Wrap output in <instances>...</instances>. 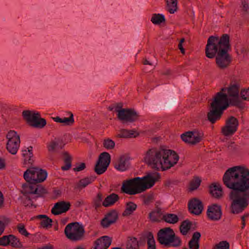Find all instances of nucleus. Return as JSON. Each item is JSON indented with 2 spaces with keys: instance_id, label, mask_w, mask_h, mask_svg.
Here are the masks:
<instances>
[{
  "instance_id": "15",
  "label": "nucleus",
  "mask_w": 249,
  "mask_h": 249,
  "mask_svg": "<svg viewBox=\"0 0 249 249\" xmlns=\"http://www.w3.org/2000/svg\"><path fill=\"white\" fill-rule=\"evenodd\" d=\"M110 160V155L108 153L105 152L101 153L94 167V171L96 174L101 175L105 172L109 165Z\"/></svg>"
},
{
  "instance_id": "24",
  "label": "nucleus",
  "mask_w": 249,
  "mask_h": 249,
  "mask_svg": "<svg viewBox=\"0 0 249 249\" xmlns=\"http://www.w3.org/2000/svg\"><path fill=\"white\" fill-rule=\"evenodd\" d=\"M111 239L107 236H103L94 242V247L91 249H107L111 243Z\"/></svg>"
},
{
  "instance_id": "13",
  "label": "nucleus",
  "mask_w": 249,
  "mask_h": 249,
  "mask_svg": "<svg viewBox=\"0 0 249 249\" xmlns=\"http://www.w3.org/2000/svg\"><path fill=\"white\" fill-rule=\"evenodd\" d=\"M203 137V132L198 130L187 131L180 136L183 142L191 145H195L200 142Z\"/></svg>"
},
{
  "instance_id": "39",
  "label": "nucleus",
  "mask_w": 249,
  "mask_h": 249,
  "mask_svg": "<svg viewBox=\"0 0 249 249\" xmlns=\"http://www.w3.org/2000/svg\"><path fill=\"white\" fill-rule=\"evenodd\" d=\"M151 21L155 25H159L165 21L164 16L160 14H154L151 18Z\"/></svg>"
},
{
  "instance_id": "20",
  "label": "nucleus",
  "mask_w": 249,
  "mask_h": 249,
  "mask_svg": "<svg viewBox=\"0 0 249 249\" xmlns=\"http://www.w3.org/2000/svg\"><path fill=\"white\" fill-rule=\"evenodd\" d=\"M118 218V213L116 210H112L108 212L101 220V225L104 228H107L115 223Z\"/></svg>"
},
{
  "instance_id": "58",
  "label": "nucleus",
  "mask_w": 249,
  "mask_h": 249,
  "mask_svg": "<svg viewBox=\"0 0 249 249\" xmlns=\"http://www.w3.org/2000/svg\"><path fill=\"white\" fill-rule=\"evenodd\" d=\"M38 249H53V246L51 245H48L39 248Z\"/></svg>"
},
{
  "instance_id": "30",
  "label": "nucleus",
  "mask_w": 249,
  "mask_h": 249,
  "mask_svg": "<svg viewBox=\"0 0 249 249\" xmlns=\"http://www.w3.org/2000/svg\"><path fill=\"white\" fill-rule=\"evenodd\" d=\"M136 132V131L133 129L127 130L125 129H122L119 131L116 136L117 137L120 138H135L139 135L138 133H137L136 135H134Z\"/></svg>"
},
{
  "instance_id": "41",
  "label": "nucleus",
  "mask_w": 249,
  "mask_h": 249,
  "mask_svg": "<svg viewBox=\"0 0 249 249\" xmlns=\"http://www.w3.org/2000/svg\"><path fill=\"white\" fill-rule=\"evenodd\" d=\"M9 245H11L12 247L15 248H20L22 246L19 239L14 235H9Z\"/></svg>"
},
{
  "instance_id": "51",
  "label": "nucleus",
  "mask_w": 249,
  "mask_h": 249,
  "mask_svg": "<svg viewBox=\"0 0 249 249\" xmlns=\"http://www.w3.org/2000/svg\"><path fill=\"white\" fill-rule=\"evenodd\" d=\"M10 222V220L9 219H6L5 220L4 222L0 220V235L2 234L3 232L5 227L6 224H8Z\"/></svg>"
},
{
  "instance_id": "55",
  "label": "nucleus",
  "mask_w": 249,
  "mask_h": 249,
  "mask_svg": "<svg viewBox=\"0 0 249 249\" xmlns=\"http://www.w3.org/2000/svg\"><path fill=\"white\" fill-rule=\"evenodd\" d=\"M249 216V214L247 213L241 216V220H242V229H244V227L245 226L246 223H245V219L246 218L248 217Z\"/></svg>"
},
{
  "instance_id": "31",
  "label": "nucleus",
  "mask_w": 249,
  "mask_h": 249,
  "mask_svg": "<svg viewBox=\"0 0 249 249\" xmlns=\"http://www.w3.org/2000/svg\"><path fill=\"white\" fill-rule=\"evenodd\" d=\"M37 219H41L40 226L44 228H50L52 226L53 220L45 214H39L36 216Z\"/></svg>"
},
{
  "instance_id": "60",
  "label": "nucleus",
  "mask_w": 249,
  "mask_h": 249,
  "mask_svg": "<svg viewBox=\"0 0 249 249\" xmlns=\"http://www.w3.org/2000/svg\"><path fill=\"white\" fill-rule=\"evenodd\" d=\"M142 63L143 65H152V64L146 58H144L143 60Z\"/></svg>"
},
{
  "instance_id": "10",
  "label": "nucleus",
  "mask_w": 249,
  "mask_h": 249,
  "mask_svg": "<svg viewBox=\"0 0 249 249\" xmlns=\"http://www.w3.org/2000/svg\"><path fill=\"white\" fill-rule=\"evenodd\" d=\"M240 85L237 82H231L227 88V94L231 106L239 108L242 107V102L239 98Z\"/></svg>"
},
{
  "instance_id": "14",
  "label": "nucleus",
  "mask_w": 249,
  "mask_h": 249,
  "mask_svg": "<svg viewBox=\"0 0 249 249\" xmlns=\"http://www.w3.org/2000/svg\"><path fill=\"white\" fill-rule=\"evenodd\" d=\"M230 49L221 50V52L217 53L215 57V64L216 66L220 70H225L230 65L231 62V57L228 53Z\"/></svg>"
},
{
  "instance_id": "19",
  "label": "nucleus",
  "mask_w": 249,
  "mask_h": 249,
  "mask_svg": "<svg viewBox=\"0 0 249 249\" xmlns=\"http://www.w3.org/2000/svg\"><path fill=\"white\" fill-rule=\"evenodd\" d=\"M188 210L192 214L198 215L203 210V205L200 200L197 198H193L188 203Z\"/></svg>"
},
{
  "instance_id": "5",
  "label": "nucleus",
  "mask_w": 249,
  "mask_h": 249,
  "mask_svg": "<svg viewBox=\"0 0 249 249\" xmlns=\"http://www.w3.org/2000/svg\"><path fill=\"white\" fill-rule=\"evenodd\" d=\"M23 190L21 193L23 196L21 197L22 204L26 208H36V205L34 204V200L47 193L43 186H36L31 185H22Z\"/></svg>"
},
{
  "instance_id": "42",
  "label": "nucleus",
  "mask_w": 249,
  "mask_h": 249,
  "mask_svg": "<svg viewBox=\"0 0 249 249\" xmlns=\"http://www.w3.org/2000/svg\"><path fill=\"white\" fill-rule=\"evenodd\" d=\"M103 195L100 192L98 193L96 197L93 199V207L95 208L96 210H97L99 208L101 207L103 203Z\"/></svg>"
},
{
  "instance_id": "48",
  "label": "nucleus",
  "mask_w": 249,
  "mask_h": 249,
  "mask_svg": "<svg viewBox=\"0 0 249 249\" xmlns=\"http://www.w3.org/2000/svg\"><path fill=\"white\" fill-rule=\"evenodd\" d=\"M18 231L22 235H24L26 237H28L29 233L28 232L25 228V226L22 223H19L17 226Z\"/></svg>"
},
{
  "instance_id": "56",
  "label": "nucleus",
  "mask_w": 249,
  "mask_h": 249,
  "mask_svg": "<svg viewBox=\"0 0 249 249\" xmlns=\"http://www.w3.org/2000/svg\"><path fill=\"white\" fill-rule=\"evenodd\" d=\"M85 203L83 200H77L75 203L76 207H79L84 205Z\"/></svg>"
},
{
  "instance_id": "54",
  "label": "nucleus",
  "mask_w": 249,
  "mask_h": 249,
  "mask_svg": "<svg viewBox=\"0 0 249 249\" xmlns=\"http://www.w3.org/2000/svg\"><path fill=\"white\" fill-rule=\"evenodd\" d=\"M242 11L245 12V13H248V11L249 8V4L248 3L245 1H242Z\"/></svg>"
},
{
  "instance_id": "37",
  "label": "nucleus",
  "mask_w": 249,
  "mask_h": 249,
  "mask_svg": "<svg viewBox=\"0 0 249 249\" xmlns=\"http://www.w3.org/2000/svg\"><path fill=\"white\" fill-rule=\"evenodd\" d=\"M161 215V209L157 207L155 211L149 213V218L152 222L159 221Z\"/></svg>"
},
{
  "instance_id": "6",
  "label": "nucleus",
  "mask_w": 249,
  "mask_h": 249,
  "mask_svg": "<svg viewBox=\"0 0 249 249\" xmlns=\"http://www.w3.org/2000/svg\"><path fill=\"white\" fill-rule=\"evenodd\" d=\"M157 240L161 245L167 248H178L182 244L180 238L176 235L170 227L160 230L157 233Z\"/></svg>"
},
{
  "instance_id": "33",
  "label": "nucleus",
  "mask_w": 249,
  "mask_h": 249,
  "mask_svg": "<svg viewBox=\"0 0 249 249\" xmlns=\"http://www.w3.org/2000/svg\"><path fill=\"white\" fill-rule=\"evenodd\" d=\"M137 206L134 202L130 201L126 203L125 210L122 215L124 216H128L131 214L137 209Z\"/></svg>"
},
{
  "instance_id": "18",
  "label": "nucleus",
  "mask_w": 249,
  "mask_h": 249,
  "mask_svg": "<svg viewBox=\"0 0 249 249\" xmlns=\"http://www.w3.org/2000/svg\"><path fill=\"white\" fill-rule=\"evenodd\" d=\"M222 209L220 205L213 204L208 206L207 211L208 218L212 221H218L222 216Z\"/></svg>"
},
{
  "instance_id": "2",
  "label": "nucleus",
  "mask_w": 249,
  "mask_h": 249,
  "mask_svg": "<svg viewBox=\"0 0 249 249\" xmlns=\"http://www.w3.org/2000/svg\"><path fill=\"white\" fill-rule=\"evenodd\" d=\"M179 160V156L174 151L162 146L148 150L144 157V160L152 168L157 170L164 171L175 165Z\"/></svg>"
},
{
  "instance_id": "40",
  "label": "nucleus",
  "mask_w": 249,
  "mask_h": 249,
  "mask_svg": "<svg viewBox=\"0 0 249 249\" xmlns=\"http://www.w3.org/2000/svg\"><path fill=\"white\" fill-rule=\"evenodd\" d=\"M96 178V177L95 176H90V177L82 178L79 181V186L81 188H85L93 182Z\"/></svg>"
},
{
  "instance_id": "4",
  "label": "nucleus",
  "mask_w": 249,
  "mask_h": 249,
  "mask_svg": "<svg viewBox=\"0 0 249 249\" xmlns=\"http://www.w3.org/2000/svg\"><path fill=\"white\" fill-rule=\"evenodd\" d=\"M230 48V37L228 35L223 34L220 37L212 36L208 39L205 54L209 58H213L221 50Z\"/></svg>"
},
{
  "instance_id": "49",
  "label": "nucleus",
  "mask_w": 249,
  "mask_h": 249,
  "mask_svg": "<svg viewBox=\"0 0 249 249\" xmlns=\"http://www.w3.org/2000/svg\"><path fill=\"white\" fill-rule=\"evenodd\" d=\"M10 245L9 235L0 238V246L6 247Z\"/></svg>"
},
{
  "instance_id": "63",
  "label": "nucleus",
  "mask_w": 249,
  "mask_h": 249,
  "mask_svg": "<svg viewBox=\"0 0 249 249\" xmlns=\"http://www.w3.org/2000/svg\"><path fill=\"white\" fill-rule=\"evenodd\" d=\"M32 149H33V147L30 146L28 148V151H27V152H28V153H32Z\"/></svg>"
},
{
  "instance_id": "46",
  "label": "nucleus",
  "mask_w": 249,
  "mask_h": 249,
  "mask_svg": "<svg viewBox=\"0 0 249 249\" xmlns=\"http://www.w3.org/2000/svg\"><path fill=\"white\" fill-rule=\"evenodd\" d=\"M115 142L111 139H105L103 142V146L107 149H112L115 147Z\"/></svg>"
},
{
  "instance_id": "57",
  "label": "nucleus",
  "mask_w": 249,
  "mask_h": 249,
  "mask_svg": "<svg viewBox=\"0 0 249 249\" xmlns=\"http://www.w3.org/2000/svg\"><path fill=\"white\" fill-rule=\"evenodd\" d=\"M178 48L180 50V52L182 54H185V49L183 47L182 44L179 43Z\"/></svg>"
},
{
  "instance_id": "7",
  "label": "nucleus",
  "mask_w": 249,
  "mask_h": 249,
  "mask_svg": "<svg viewBox=\"0 0 249 249\" xmlns=\"http://www.w3.org/2000/svg\"><path fill=\"white\" fill-rule=\"evenodd\" d=\"M47 176V172L38 167H31L24 173L23 177L28 183L23 185H32L36 186H42L37 184L44 181Z\"/></svg>"
},
{
  "instance_id": "1",
  "label": "nucleus",
  "mask_w": 249,
  "mask_h": 249,
  "mask_svg": "<svg viewBox=\"0 0 249 249\" xmlns=\"http://www.w3.org/2000/svg\"><path fill=\"white\" fill-rule=\"evenodd\" d=\"M222 181L231 190L229 194L231 213H241L249 205V169L242 166L229 168L225 172Z\"/></svg>"
},
{
  "instance_id": "52",
  "label": "nucleus",
  "mask_w": 249,
  "mask_h": 249,
  "mask_svg": "<svg viewBox=\"0 0 249 249\" xmlns=\"http://www.w3.org/2000/svg\"><path fill=\"white\" fill-rule=\"evenodd\" d=\"M248 51H249L248 48L246 46H243L240 49V53H239V52H238L237 49H236V53L238 55H240L241 54H242L243 55H246L247 54Z\"/></svg>"
},
{
  "instance_id": "8",
  "label": "nucleus",
  "mask_w": 249,
  "mask_h": 249,
  "mask_svg": "<svg viewBox=\"0 0 249 249\" xmlns=\"http://www.w3.org/2000/svg\"><path fill=\"white\" fill-rule=\"evenodd\" d=\"M64 233L69 240L77 241L84 238L85 231L83 226L78 222H72L66 226Z\"/></svg>"
},
{
  "instance_id": "17",
  "label": "nucleus",
  "mask_w": 249,
  "mask_h": 249,
  "mask_svg": "<svg viewBox=\"0 0 249 249\" xmlns=\"http://www.w3.org/2000/svg\"><path fill=\"white\" fill-rule=\"evenodd\" d=\"M231 105L230 99L227 94L218 92L213 97L211 103V107H215L223 110H225Z\"/></svg>"
},
{
  "instance_id": "35",
  "label": "nucleus",
  "mask_w": 249,
  "mask_h": 249,
  "mask_svg": "<svg viewBox=\"0 0 249 249\" xmlns=\"http://www.w3.org/2000/svg\"><path fill=\"white\" fill-rule=\"evenodd\" d=\"M162 219L168 223L174 224L178 222L179 218L175 214L166 213L163 215Z\"/></svg>"
},
{
  "instance_id": "21",
  "label": "nucleus",
  "mask_w": 249,
  "mask_h": 249,
  "mask_svg": "<svg viewBox=\"0 0 249 249\" xmlns=\"http://www.w3.org/2000/svg\"><path fill=\"white\" fill-rule=\"evenodd\" d=\"M70 202L61 201L55 203L52 209L51 212L54 215H58L66 213L70 209Z\"/></svg>"
},
{
  "instance_id": "26",
  "label": "nucleus",
  "mask_w": 249,
  "mask_h": 249,
  "mask_svg": "<svg viewBox=\"0 0 249 249\" xmlns=\"http://www.w3.org/2000/svg\"><path fill=\"white\" fill-rule=\"evenodd\" d=\"M64 145L61 139L55 138L48 145V150L49 152H55L58 149H62Z\"/></svg>"
},
{
  "instance_id": "43",
  "label": "nucleus",
  "mask_w": 249,
  "mask_h": 249,
  "mask_svg": "<svg viewBox=\"0 0 249 249\" xmlns=\"http://www.w3.org/2000/svg\"><path fill=\"white\" fill-rule=\"evenodd\" d=\"M201 180L199 177H195L190 182L189 189L191 191L196 190L200 185Z\"/></svg>"
},
{
  "instance_id": "28",
  "label": "nucleus",
  "mask_w": 249,
  "mask_h": 249,
  "mask_svg": "<svg viewBox=\"0 0 249 249\" xmlns=\"http://www.w3.org/2000/svg\"><path fill=\"white\" fill-rule=\"evenodd\" d=\"M119 199V196L115 193L107 196L103 201L102 205L105 207L113 205Z\"/></svg>"
},
{
  "instance_id": "34",
  "label": "nucleus",
  "mask_w": 249,
  "mask_h": 249,
  "mask_svg": "<svg viewBox=\"0 0 249 249\" xmlns=\"http://www.w3.org/2000/svg\"><path fill=\"white\" fill-rule=\"evenodd\" d=\"M145 237L147 239V249H156V242L153 233L148 232L145 233Z\"/></svg>"
},
{
  "instance_id": "53",
  "label": "nucleus",
  "mask_w": 249,
  "mask_h": 249,
  "mask_svg": "<svg viewBox=\"0 0 249 249\" xmlns=\"http://www.w3.org/2000/svg\"><path fill=\"white\" fill-rule=\"evenodd\" d=\"M86 168V164L84 162H81L79 164L78 166L73 169L75 172H80L84 170Z\"/></svg>"
},
{
  "instance_id": "27",
  "label": "nucleus",
  "mask_w": 249,
  "mask_h": 249,
  "mask_svg": "<svg viewBox=\"0 0 249 249\" xmlns=\"http://www.w3.org/2000/svg\"><path fill=\"white\" fill-rule=\"evenodd\" d=\"M201 237V234L199 232H195L191 239L188 243V246L190 249H198L199 248V241Z\"/></svg>"
},
{
  "instance_id": "23",
  "label": "nucleus",
  "mask_w": 249,
  "mask_h": 249,
  "mask_svg": "<svg viewBox=\"0 0 249 249\" xmlns=\"http://www.w3.org/2000/svg\"><path fill=\"white\" fill-rule=\"evenodd\" d=\"M130 157L127 155H122L114 163V167L120 171H124L128 168Z\"/></svg>"
},
{
  "instance_id": "44",
  "label": "nucleus",
  "mask_w": 249,
  "mask_h": 249,
  "mask_svg": "<svg viewBox=\"0 0 249 249\" xmlns=\"http://www.w3.org/2000/svg\"><path fill=\"white\" fill-rule=\"evenodd\" d=\"M68 114L69 117L62 118L61 123L65 125L71 126L72 125L74 122L73 115L71 112H69Z\"/></svg>"
},
{
  "instance_id": "61",
  "label": "nucleus",
  "mask_w": 249,
  "mask_h": 249,
  "mask_svg": "<svg viewBox=\"0 0 249 249\" xmlns=\"http://www.w3.org/2000/svg\"><path fill=\"white\" fill-rule=\"evenodd\" d=\"M3 204V197L2 193L0 191V207Z\"/></svg>"
},
{
  "instance_id": "12",
  "label": "nucleus",
  "mask_w": 249,
  "mask_h": 249,
  "mask_svg": "<svg viewBox=\"0 0 249 249\" xmlns=\"http://www.w3.org/2000/svg\"><path fill=\"white\" fill-rule=\"evenodd\" d=\"M8 139L6 148L12 154L15 155L17 153L20 144L19 136L14 130H10L6 135Z\"/></svg>"
},
{
  "instance_id": "29",
  "label": "nucleus",
  "mask_w": 249,
  "mask_h": 249,
  "mask_svg": "<svg viewBox=\"0 0 249 249\" xmlns=\"http://www.w3.org/2000/svg\"><path fill=\"white\" fill-rule=\"evenodd\" d=\"M125 249H139V243L137 238L129 236L125 242Z\"/></svg>"
},
{
  "instance_id": "45",
  "label": "nucleus",
  "mask_w": 249,
  "mask_h": 249,
  "mask_svg": "<svg viewBox=\"0 0 249 249\" xmlns=\"http://www.w3.org/2000/svg\"><path fill=\"white\" fill-rule=\"evenodd\" d=\"M25 153H23V156L24 157L25 164H29L32 165L34 160L32 159L33 156V153H28L26 150L24 151Z\"/></svg>"
},
{
  "instance_id": "9",
  "label": "nucleus",
  "mask_w": 249,
  "mask_h": 249,
  "mask_svg": "<svg viewBox=\"0 0 249 249\" xmlns=\"http://www.w3.org/2000/svg\"><path fill=\"white\" fill-rule=\"evenodd\" d=\"M22 116L28 124L32 127L42 128L46 124V120L40 118L39 112L35 113L29 110H24L22 112Z\"/></svg>"
},
{
  "instance_id": "64",
  "label": "nucleus",
  "mask_w": 249,
  "mask_h": 249,
  "mask_svg": "<svg viewBox=\"0 0 249 249\" xmlns=\"http://www.w3.org/2000/svg\"><path fill=\"white\" fill-rule=\"evenodd\" d=\"M171 184V181L170 180H166L165 182V185L166 186H169Z\"/></svg>"
},
{
  "instance_id": "38",
  "label": "nucleus",
  "mask_w": 249,
  "mask_h": 249,
  "mask_svg": "<svg viewBox=\"0 0 249 249\" xmlns=\"http://www.w3.org/2000/svg\"><path fill=\"white\" fill-rule=\"evenodd\" d=\"M167 11L170 14H174L178 9L177 0H165Z\"/></svg>"
},
{
  "instance_id": "11",
  "label": "nucleus",
  "mask_w": 249,
  "mask_h": 249,
  "mask_svg": "<svg viewBox=\"0 0 249 249\" xmlns=\"http://www.w3.org/2000/svg\"><path fill=\"white\" fill-rule=\"evenodd\" d=\"M115 111L118 113L117 117L121 121L132 123L137 121L139 115L131 108H123L121 106L118 105L115 107Z\"/></svg>"
},
{
  "instance_id": "59",
  "label": "nucleus",
  "mask_w": 249,
  "mask_h": 249,
  "mask_svg": "<svg viewBox=\"0 0 249 249\" xmlns=\"http://www.w3.org/2000/svg\"><path fill=\"white\" fill-rule=\"evenodd\" d=\"M53 119L54 120V121H55L57 123H61V122H62V118H61L58 116L53 118Z\"/></svg>"
},
{
  "instance_id": "62",
  "label": "nucleus",
  "mask_w": 249,
  "mask_h": 249,
  "mask_svg": "<svg viewBox=\"0 0 249 249\" xmlns=\"http://www.w3.org/2000/svg\"><path fill=\"white\" fill-rule=\"evenodd\" d=\"M5 166L4 161L0 158V169L3 168Z\"/></svg>"
},
{
  "instance_id": "22",
  "label": "nucleus",
  "mask_w": 249,
  "mask_h": 249,
  "mask_svg": "<svg viewBox=\"0 0 249 249\" xmlns=\"http://www.w3.org/2000/svg\"><path fill=\"white\" fill-rule=\"evenodd\" d=\"M223 111L215 107H211L207 113L208 120L212 124L219 120L223 114Z\"/></svg>"
},
{
  "instance_id": "32",
  "label": "nucleus",
  "mask_w": 249,
  "mask_h": 249,
  "mask_svg": "<svg viewBox=\"0 0 249 249\" xmlns=\"http://www.w3.org/2000/svg\"><path fill=\"white\" fill-rule=\"evenodd\" d=\"M63 155L64 156L65 165L61 167V169L63 171H67L69 170L71 166L72 157L67 152H64Z\"/></svg>"
},
{
  "instance_id": "16",
  "label": "nucleus",
  "mask_w": 249,
  "mask_h": 249,
  "mask_svg": "<svg viewBox=\"0 0 249 249\" xmlns=\"http://www.w3.org/2000/svg\"><path fill=\"white\" fill-rule=\"evenodd\" d=\"M239 125L238 119L234 116L229 117L225 122V125L221 128V133L224 136H231L237 130Z\"/></svg>"
},
{
  "instance_id": "3",
  "label": "nucleus",
  "mask_w": 249,
  "mask_h": 249,
  "mask_svg": "<svg viewBox=\"0 0 249 249\" xmlns=\"http://www.w3.org/2000/svg\"><path fill=\"white\" fill-rule=\"evenodd\" d=\"M160 178L158 173H150L142 177H136L123 181L121 189V192L134 195L141 193L147 189L153 187L155 182Z\"/></svg>"
},
{
  "instance_id": "47",
  "label": "nucleus",
  "mask_w": 249,
  "mask_h": 249,
  "mask_svg": "<svg viewBox=\"0 0 249 249\" xmlns=\"http://www.w3.org/2000/svg\"><path fill=\"white\" fill-rule=\"evenodd\" d=\"M230 244L226 241H222L215 245L213 249H229Z\"/></svg>"
},
{
  "instance_id": "36",
  "label": "nucleus",
  "mask_w": 249,
  "mask_h": 249,
  "mask_svg": "<svg viewBox=\"0 0 249 249\" xmlns=\"http://www.w3.org/2000/svg\"><path fill=\"white\" fill-rule=\"evenodd\" d=\"M191 226L192 222L189 220H185L181 223L179 227V230L182 235H185L187 234L191 229Z\"/></svg>"
},
{
  "instance_id": "50",
  "label": "nucleus",
  "mask_w": 249,
  "mask_h": 249,
  "mask_svg": "<svg viewBox=\"0 0 249 249\" xmlns=\"http://www.w3.org/2000/svg\"><path fill=\"white\" fill-rule=\"evenodd\" d=\"M240 95L243 100L249 101V88L242 89L240 91Z\"/></svg>"
},
{
  "instance_id": "25",
  "label": "nucleus",
  "mask_w": 249,
  "mask_h": 249,
  "mask_svg": "<svg viewBox=\"0 0 249 249\" xmlns=\"http://www.w3.org/2000/svg\"><path fill=\"white\" fill-rule=\"evenodd\" d=\"M209 192L214 198H220L223 196L222 188L219 183H212L210 186Z\"/></svg>"
}]
</instances>
